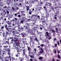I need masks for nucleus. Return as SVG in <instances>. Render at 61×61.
I'll use <instances>...</instances> for the list:
<instances>
[{
    "label": "nucleus",
    "mask_w": 61,
    "mask_h": 61,
    "mask_svg": "<svg viewBox=\"0 0 61 61\" xmlns=\"http://www.w3.org/2000/svg\"><path fill=\"white\" fill-rule=\"evenodd\" d=\"M18 17H21V15H18Z\"/></svg>",
    "instance_id": "62"
},
{
    "label": "nucleus",
    "mask_w": 61,
    "mask_h": 61,
    "mask_svg": "<svg viewBox=\"0 0 61 61\" xmlns=\"http://www.w3.org/2000/svg\"><path fill=\"white\" fill-rule=\"evenodd\" d=\"M57 43V44L58 45H60V43H59V41H58Z\"/></svg>",
    "instance_id": "57"
},
{
    "label": "nucleus",
    "mask_w": 61,
    "mask_h": 61,
    "mask_svg": "<svg viewBox=\"0 0 61 61\" xmlns=\"http://www.w3.org/2000/svg\"><path fill=\"white\" fill-rule=\"evenodd\" d=\"M26 24L27 25H28H28H29V24L28 23H26Z\"/></svg>",
    "instance_id": "60"
},
{
    "label": "nucleus",
    "mask_w": 61,
    "mask_h": 61,
    "mask_svg": "<svg viewBox=\"0 0 61 61\" xmlns=\"http://www.w3.org/2000/svg\"><path fill=\"white\" fill-rule=\"evenodd\" d=\"M18 54L17 53V54H15V56L16 57H18Z\"/></svg>",
    "instance_id": "41"
},
{
    "label": "nucleus",
    "mask_w": 61,
    "mask_h": 61,
    "mask_svg": "<svg viewBox=\"0 0 61 61\" xmlns=\"http://www.w3.org/2000/svg\"><path fill=\"white\" fill-rule=\"evenodd\" d=\"M14 43H15V44H16V43H17V42H18V39H17V38H16V37L14 38Z\"/></svg>",
    "instance_id": "8"
},
{
    "label": "nucleus",
    "mask_w": 61,
    "mask_h": 61,
    "mask_svg": "<svg viewBox=\"0 0 61 61\" xmlns=\"http://www.w3.org/2000/svg\"><path fill=\"white\" fill-rule=\"evenodd\" d=\"M57 52H58L57 53H58V54H59L60 53V51L57 50Z\"/></svg>",
    "instance_id": "45"
},
{
    "label": "nucleus",
    "mask_w": 61,
    "mask_h": 61,
    "mask_svg": "<svg viewBox=\"0 0 61 61\" xmlns=\"http://www.w3.org/2000/svg\"><path fill=\"white\" fill-rule=\"evenodd\" d=\"M45 36L47 38H48L49 40H50L52 38V37L51 36L49 35H51L50 33H48V32H46L45 33Z\"/></svg>",
    "instance_id": "2"
},
{
    "label": "nucleus",
    "mask_w": 61,
    "mask_h": 61,
    "mask_svg": "<svg viewBox=\"0 0 61 61\" xmlns=\"http://www.w3.org/2000/svg\"><path fill=\"white\" fill-rule=\"evenodd\" d=\"M25 49H22L21 50L23 52H25Z\"/></svg>",
    "instance_id": "33"
},
{
    "label": "nucleus",
    "mask_w": 61,
    "mask_h": 61,
    "mask_svg": "<svg viewBox=\"0 0 61 61\" xmlns=\"http://www.w3.org/2000/svg\"><path fill=\"white\" fill-rule=\"evenodd\" d=\"M7 8V6H5L3 7L4 8Z\"/></svg>",
    "instance_id": "64"
},
{
    "label": "nucleus",
    "mask_w": 61,
    "mask_h": 61,
    "mask_svg": "<svg viewBox=\"0 0 61 61\" xmlns=\"http://www.w3.org/2000/svg\"><path fill=\"white\" fill-rule=\"evenodd\" d=\"M35 17V15H32L31 16V18H34Z\"/></svg>",
    "instance_id": "32"
},
{
    "label": "nucleus",
    "mask_w": 61,
    "mask_h": 61,
    "mask_svg": "<svg viewBox=\"0 0 61 61\" xmlns=\"http://www.w3.org/2000/svg\"><path fill=\"white\" fill-rule=\"evenodd\" d=\"M37 15H35V18H34V19L35 20V18L36 17H37Z\"/></svg>",
    "instance_id": "46"
},
{
    "label": "nucleus",
    "mask_w": 61,
    "mask_h": 61,
    "mask_svg": "<svg viewBox=\"0 0 61 61\" xmlns=\"http://www.w3.org/2000/svg\"><path fill=\"white\" fill-rule=\"evenodd\" d=\"M41 51H42V52L43 53L44 52V51L43 50V49L42 48H41Z\"/></svg>",
    "instance_id": "44"
},
{
    "label": "nucleus",
    "mask_w": 61,
    "mask_h": 61,
    "mask_svg": "<svg viewBox=\"0 0 61 61\" xmlns=\"http://www.w3.org/2000/svg\"><path fill=\"white\" fill-rule=\"evenodd\" d=\"M47 5H48L50 6H51L52 5V4H51V3H47Z\"/></svg>",
    "instance_id": "25"
},
{
    "label": "nucleus",
    "mask_w": 61,
    "mask_h": 61,
    "mask_svg": "<svg viewBox=\"0 0 61 61\" xmlns=\"http://www.w3.org/2000/svg\"><path fill=\"white\" fill-rule=\"evenodd\" d=\"M57 46V44H55V46H54V47H56Z\"/></svg>",
    "instance_id": "37"
},
{
    "label": "nucleus",
    "mask_w": 61,
    "mask_h": 61,
    "mask_svg": "<svg viewBox=\"0 0 61 61\" xmlns=\"http://www.w3.org/2000/svg\"><path fill=\"white\" fill-rule=\"evenodd\" d=\"M17 52L21 51V49H17Z\"/></svg>",
    "instance_id": "24"
},
{
    "label": "nucleus",
    "mask_w": 61,
    "mask_h": 61,
    "mask_svg": "<svg viewBox=\"0 0 61 61\" xmlns=\"http://www.w3.org/2000/svg\"><path fill=\"white\" fill-rule=\"evenodd\" d=\"M15 21V20H14V19H13V20H10V25H11V24H13V23H14V21Z\"/></svg>",
    "instance_id": "11"
},
{
    "label": "nucleus",
    "mask_w": 61,
    "mask_h": 61,
    "mask_svg": "<svg viewBox=\"0 0 61 61\" xmlns=\"http://www.w3.org/2000/svg\"><path fill=\"white\" fill-rule=\"evenodd\" d=\"M4 26L1 27V29H4Z\"/></svg>",
    "instance_id": "51"
},
{
    "label": "nucleus",
    "mask_w": 61,
    "mask_h": 61,
    "mask_svg": "<svg viewBox=\"0 0 61 61\" xmlns=\"http://www.w3.org/2000/svg\"><path fill=\"white\" fill-rule=\"evenodd\" d=\"M4 26H5V28L6 30L7 31H8L9 32H10L11 30H12L13 29L11 28H8L7 27V25L6 24L4 25Z\"/></svg>",
    "instance_id": "4"
},
{
    "label": "nucleus",
    "mask_w": 61,
    "mask_h": 61,
    "mask_svg": "<svg viewBox=\"0 0 61 61\" xmlns=\"http://www.w3.org/2000/svg\"><path fill=\"white\" fill-rule=\"evenodd\" d=\"M42 22L43 23H45L46 22V21H42Z\"/></svg>",
    "instance_id": "55"
},
{
    "label": "nucleus",
    "mask_w": 61,
    "mask_h": 61,
    "mask_svg": "<svg viewBox=\"0 0 61 61\" xmlns=\"http://www.w3.org/2000/svg\"><path fill=\"white\" fill-rule=\"evenodd\" d=\"M11 59L12 61H15V60H16L15 58H14V57H12Z\"/></svg>",
    "instance_id": "22"
},
{
    "label": "nucleus",
    "mask_w": 61,
    "mask_h": 61,
    "mask_svg": "<svg viewBox=\"0 0 61 61\" xmlns=\"http://www.w3.org/2000/svg\"><path fill=\"white\" fill-rule=\"evenodd\" d=\"M16 8L17 10H18L19 9V8H18V7H16Z\"/></svg>",
    "instance_id": "59"
},
{
    "label": "nucleus",
    "mask_w": 61,
    "mask_h": 61,
    "mask_svg": "<svg viewBox=\"0 0 61 61\" xmlns=\"http://www.w3.org/2000/svg\"><path fill=\"white\" fill-rule=\"evenodd\" d=\"M13 47L16 48V45H15V43H14L13 44Z\"/></svg>",
    "instance_id": "39"
},
{
    "label": "nucleus",
    "mask_w": 61,
    "mask_h": 61,
    "mask_svg": "<svg viewBox=\"0 0 61 61\" xmlns=\"http://www.w3.org/2000/svg\"><path fill=\"white\" fill-rule=\"evenodd\" d=\"M12 30H11L10 32H9L8 31H6L5 33L3 32L2 35L3 36H7V35H11V32L13 33V34H15V29H12Z\"/></svg>",
    "instance_id": "1"
},
{
    "label": "nucleus",
    "mask_w": 61,
    "mask_h": 61,
    "mask_svg": "<svg viewBox=\"0 0 61 61\" xmlns=\"http://www.w3.org/2000/svg\"><path fill=\"white\" fill-rule=\"evenodd\" d=\"M27 47L28 51H31V48H30V47H28V46H27Z\"/></svg>",
    "instance_id": "21"
},
{
    "label": "nucleus",
    "mask_w": 61,
    "mask_h": 61,
    "mask_svg": "<svg viewBox=\"0 0 61 61\" xmlns=\"http://www.w3.org/2000/svg\"><path fill=\"white\" fill-rule=\"evenodd\" d=\"M21 35L23 37H24L25 36V33L24 32L23 33H21Z\"/></svg>",
    "instance_id": "19"
},
{
    "label": "nucleus",
    "mask_w": 61,
    "mask_h": 61,
    "mask_svg": "<svg viewBox=\"0 0 61 61\" xmlns=\"http://www.w3.org/2000/svg\"><path fill=\"white\" fill-rule=\"evenodd\" d=\"M28 53L29 54V56H30V54H31V51H29Z\"/></svg>",
    "instance_id": "42"
},
{
    "label": "nucleus",
    "mask_w": 61,
    "mask_h": 61,
    "mask_svg": "<svg viewBox=\"0 0 61 61\" xmlns=\"http://www.w3.org/2000/svg\"><path fill=\"white\" fill-rule=\"evenodd\" d=\"M24 27L25 28V29H28V26L27 25L26 27L25 26H24Z\"/></svg>",
    "instance_id": "30"
},
{
    "label": "nucleus",
    "mask_w": 61,
    "mask_h": 61,
    "mask_svg": "<svg viewBox=\"0 0 61 61\" xmlns=\"http://www.w3.org/2000/svg\"><path fill=\"white\" fill-rule=\"evenodd\" d=\"M32 4H34V2L33 1H32L31 2Z\"/></svg>",
    "instance_id": "53"
},
{
    "label": "nucleus",
    "mask_w": 61,
    "mask_h": 61,
    "mask_svg": "<svg viewBox=\"0 0 61 61\" xmlns=\"http://www.w3.org/2000/svg\"><path fill=\"white\" fill-rule=\"evenodd\" d=\"M32 12H30V11H29V13L30 15H31L32 14V13H32Z\"/></svg>",
    "instance_id": "52"
},
{
    "label": "nucleus",
    "mask_w": 61,
    "mask_h": 61,
    "mask_svg": "<svg viewBox=\"0 0 61 61\" xmlns=\"http://www.w3.org/2000/svg\"><path fill=\"white\" fill-rule=\"evenodd\" d=\"M35 40L36 41V42H38V40H37V38H35Z\"/></svg>",
    "instance_id": "43"
},
{
    "label": "nucleus",
    "mask_w": 61,
    "mask_h": 61,
    "mask_svg": "<svg viewBox=\"0 0 61 61\" xmlns=\"http://www.w3.org/2000/svg\"><path fill=\"white\" fill-rule=\"evenodd\" d=\"M7 40L9 41V40H11V42L10 43V44H13L14 43V37H9L7 38Z\"/></svg>",
    "instance_id": "3"
},
{
    "label": "nucleus",
    "mask_w": 61,
    "mask_h": 61,
    "mask_svg": "<svg viewBox=\"0 0 61 61\" xmlns=\"http://www.w3.org/2000/svg\"><path fill=\"white\" fill-rule=\"evenodd\" d=\"M45 18H46V17H44V16H42V17L41 18V20H45Z\"/></svg>",
    "instance_id": "20"
},
{
    "label": "nucleus",
    "mask_w": 61,
    "mask_h": 61,
    "mask_svg": "<svg viewBox=\"0 0 61 61\" xmlns=\"http://www.w3.org/2000/svg\"><path fill=\"white\" fill-rule=\"evenodd\" d=\"M16 46H20V45L19 44H20V43L18 42V43H16Z\"/></svg>",
    "instance_id": "23"
},
{
    "label": "nucleus",
    "mask_w": 61,
    "mask_h": 61,
    "mask_svg": "<svg viewBox=\"0 0 61 61\" xmlns=\"http://www.w3.org/2000/svg\"><path fill=\"white\" fill-rule=\"evenodd\" d=\"M3 36L4 37V39H5V40H6V37L7 36Z\"/></svg>",
    "instance_id": "27"
},
{
    "label": "nucleus",
    "mask_w": 61,
    "mask_h": 61,
    "mask_svg": "<svg viewBox=\"0 0 61 61\" xmlns=\"http://www.w3.org/2000/svg\"><path fill=\"white\" fill-rule=\"evenodd\" d=\"M22 56H24V55H25L26 56V57H27V55L25 53V52H24L23 53H22Z\"/></svg>",
    "instance_id": "10"
},
{
    "label": "nucleus",
    "mask_w": 61,
    "mask_h": 61,
    "mask_svg": "<svg viewBox=\"0 0 61 61\" xmlns=\"http://www.w3.org/2000/svg\"><path fill=\"white\" fill-rule=\"evenodd\" d=\"M18 29H20L21 31H23L24 30V26H23V27L22 26H20V25H19V24H18Z\"/></svg>",
    "instance_id": "5"
},
{
    "label": "nucleus",
    "mask_w": 61,
    "mask_h": 61,
    "mask_svg": "<svg viewBox=\"0 0 61 61\" xmlns=\"http://www.w3.org/2000/svg\"><path fill=\"white\" fill-rule=\"evenodd\" d=\"M20 24H24V23H23L24 22V20H22L20 21Z\"/></svg>",
    "instance_id": "28"
},
{
    "label": "nucleus",
    "mask_w": 61,
    "mask_h": 61,
    "mask_svg": "<svg viewBox=\"0 0 61 61\" xmlns=\"http://www.w3.org/2000/svg\"><path fill=\"white\" fill-rule=\"evenodd\" d=\"M28 33H33V30H29L27 31Z\"/></svg>",
    "instance_id": "12"
},
{
    "label": "nucleus",
    "mask_w": 61,
    "mask_h": 61,
    "mask_svg": "<svg viewBox=\"0 0 61 61\" xmlns=\"http://www.w3.org/2000/svg\"><path fill=\"white\" fill-rule=\"evenodd\" d=\"M34 51L35 52H36V48H35L34 50Z\"/></svg>",
    "instance_id": "56"
},
{
    "label": "nucleus",
    "mask_w": 61,
    "mask_h": 61,
    "mask_svg": "<svg viewBox=\"0 0 61 61\" xmlns=\"http://www.w3.org/2000/svg\"><path fill=\"white\" fill-rule=\"evenodd\" d=\"M6 42L8 45H9L10 44V43H9V41H6Z\"/></svg>",
    "instance_id": "35"
},
{
    "label": "nucleus",
    "mask_w": 61,
    "mask_h": 61,
    "mask_svg": "<svg viewBox=\"0 0 61 61\" xmlns=\"http://www.w3.org/2000/svg\"><path fill=\"white\" fill-rule=\"evenodd\" d=\"M3 47L4 48H7L8 46H3Z\"/></svg>",
    "instance_id": "34"
},
{
    "label": "nucleus",
    "mask_w": 61,
    "mask_h": 61,
    "mask_svg": "<svg viewBox=\"0 0 61 61\" xmlns=\"http://www.w3.org/2000/svg\"><path fill=\"white\" fill-rule=\"evenodd\" d=\"M11 9H12V10H13V11H14V10H15V8H14V7H13Z\"/></svg>",
    "instance_id": "48"
},
{
    "label": "nucleus",
    "mask_w": 61,
    "mask_h": 61,
    "mask_svg": "<svg viewBox=\"0 0 61 61\" xmlns=\"http://www.w3.org/2000/svg\"><path fill=\"white\" fill-rule=\"evenodd\" d=\"M32 56H35V55H36V52H33L31 53Z\"/></svg>",
    "instance_id": "13"
},
{
    "label": "nucleus",
    "mask_w": 61,
    "mask_h": 61,
    "mask_svg": "<svg viewBox=\"0 0 61 61\" xmlns=\"http://www.w3.org/2000/svg\"><path fill=\"white\" fill-rule=\"evenodd\" d=\"M55 14H56V15H58V14H59V11H58V13H57V12H56Z\"/></svg>",
    "instance_id": "47"
},
{
    "label": "nucleus",
    "mask_w": 61,
    "mask_h": 61,
    "mask_svg": "<svg viewBox=\"0 0 61 61\" xmlns=\"http://www.w3.org/2000/svg\"><path fill=\"white\" fill-rule=\"evenodd\" d=\"M39 59L40 60H43V57H40L39 58Z\"/></svg>",
    "instance_id": "26"
},
{
    "label": "nucleus",
    "mask_w": 61,
    "mask_h": 61,
    "mask_svg": "<svg viewBox=\"0 0 61 61\" xmlns=\"http://www.w3.org/2000/svg\"><path fill=\"white\" fill-rule=\"evenodd\" d=\"M8 57L7 56H6L5 57V59H8Z\"/></svg>",
    "instance_id": "54"
},
{
    "label": "nucleus",
    "mask_w": 61,
    "mask_h": 61,
    "mask_svg": "<svg viewBox=\"0 0 61 61\" xmlns=\"http://www.w3.org/2000/svg\"><path fill=\"white\" fill-rule=\"evenodd\" d=\"M45 11H46V17H49V13L50 12L49 11H47V9H45Z\"/></svg>",
    "instance_id": "6"
},
{
    "label": "nucleus",
    "mask_w": 61,
    "mask_h": 61,
    "mask_svg": "<svg viewBox=\"0 0 61 61\" xmlns=\"http://www.w3.org/2000/svg\"><path fill=\"white\" fill-rule=\"evenodd\" d=\"M34 56H33L32 55H30V56H30V57H31V58H34Z\"/></svg>",
    "instance_id": "31"
},
{
    "label": "nucleus",
    "mask_w": 61,
    "mask_h": 61,
    "mask_svg": "<svg viewBox=\"0 0 61 61\" xmlns=\"http://www.w3.org/2000/svg\"><path fill=\"white\" fill-rule=\"evenodd\" d=\"M25 14H24V13H22V14H21V17H22L23 16H25Z\"/></svg>",
    "instance_id": "29"
},
{
    "label": "nucleus",
    "mask_w": 61,
    "mask_h": 61,
    "mask_svg": "<svg viewBox=\"0 0 61 61\" xmlns=\"http://www.w3.org/2000/svg\"><path fill=\"white\" fill-rule=\"evenodd\" d=\"M3 44H4V43L3 42L0 43V45H1V46H2Z\"/></svg>",
    "instance_id": "50"
},
{
    "label": "nucleus",
    "mask_w": 61,
    "mask_h": 61,
    "mask_svg": "<svg viewBox=\"0 0 61 61\" xmlns=\"http://www.w3.org/2000/svg\"><path fill=\"white\" fill-rule=\"evenodd\" d=\"M30 61H33V60L32 59H30Z\"/></svg>",
    "instance_id": "63"
},
{
    "label": "nucleus",
    "mask_w": 61,
    "mask_h": 61,
    "mask_svg": "<svg viewBox=\"0 0 61 61\" xmlns=\"http://www.w3.org/2000/svg\"><path fill=\"white\" fill-rule=\"evenodd\" d=\"M26 8L27 11H28V10H29V8H30V7L28 6H26Z\"/></svg>",
    "instance_id": "18"
},
{
    "label": "nucleus",
    "mask_w": 61,
    "mask_h": 61,
    "mask_svg": "<svg viewBox=\"0 0 61 61\" xmlns=\"http://www.w3.org/2000/svg\"><path fill=\"white\" fill-rule=\"evenodd\" d=\"M6 23H7L8 25H10V22L9 21H6Z\"/></svg>",
    "instance_id": "15"
},
{
    "label": "nucleus",
    "mask_w": 61,
    "mask_h": 61,
    "mask_svg": "<svg viewBox=\"0 0 61 61\" xmlns=\"http://www.w3.org/2000/svg\"><path fill=\"white\" fill-rule=\"evenodd\" d=\"M41 46L42 47H43V46H44V44H41Z\"/></svg>",
    "instance_id": "61"
},
{
    "label": "nucleus",
    "mask_w": 61,
    "mask_h": 61,
    "mask_svg": "<svg viewBox=\"0 0 61 61\" xmlns=\"http://www.w3.org/2000/svg\"><path fill=\"white\" fill-rule=\"evenodd\" d=\"M57 56L58 59H59V60H60L61 59V56H60V55H59V54H58Z\"/></svg>",
    "instance_id": "14"
},
{
    "label": "nucleus",
    "mask_w": 61,
    "mask_h": 61,
    "mask_svg": "<svg viewBox=\"0 0 61 61\" xmlns=\"http://www.w3.org/2000/svg\"><path fill=\"white\" fill-rule=\"evenodd\" d=\"M33 29L35 30H36L37 29V27H34Z\"/></svg>",
    "instance_id": "40"
},
{
    "label": "nucleus",
    "mask_w": 61,
    "mask_h": 61,
    "mask_svg": "<svg viewBox=\"0 0 61 61\" xmlns=\"http://www.w3.org/2000/svg\"><path fill=\"white\" fill-rule=\"evenodd\" d=\"M56 50H55V51L54 52V53H55V54H56Z\"/></svg>",
    "instance_id": "58"
},
{
    "label": "nucleus",
    "mask_w": 61,
    "mask_h": 61,
    "mask_svg": "<svg viewBox=\"0 0 61 61\" xmlns=\"http://www.w3.org/2000/svg\"><path fill=\"white\" fill-rule=\"evenodd\" d=\"M15 36L16 37H19V36L18 35H16Z\"/></svg>",
    "instance_id": "49"
},
{
    "label": "nucleus",
    "mask_w": 61,
    "mask_h": 61,
    "mask_svg": "<svg viewBox=\"0 0 61 61\" xmlns=\"http://www.w3.org/2000/svg\"><path fill=\"white\" fill-rule=\"evenodd\" d=\"M9 56L8 57V59L9 60H10V61H11V56H10V55H9Z\"/></svg>",
    "instance_id": "16"
},
{
    "label": "nucleus",
    "mask_w": 61,
    "mask_h": 61,
    "mask_svg": "<svg viewBox=\"0 0 61 61\" xmlns=\"http://www.w3.org/2000/svg\"><path fill=\"white\" fill-rule=\"evenodd\" d=\"M30 42H33V40H34V39H33V37H32V36H30Z\"/></svg>",
    "instance_id": "9"
},
{
    "label": "nucleus",
    "mask_w": 61,
    "mask_h": 61,
    "mask_svg": "<svg viewBox=\"0 0 61 61\" xmlns=\"http://www.w3.org/2000/svg\"><path fill=\"white\" fill-rule=\"evenodd\" d=\"M17 54H18V55H20V52H22V51H17Z\"/></svg>",
    "instance_id": "36"
},
{
    "label": "nucleus",
    "mask_w": 61,
    "mask_h": 61,
    "mask_svg": "<svg viewBox=\"0 0 61 61\" xmlns=\"http://www.w3.org/2000/svg\"><path fill=\"white\" fill-rule=\"evenodd\" d=\"M5 51L8 52V55H10V49L9 48H6L5 49Z\"/></svg>",
    "instance_id": "7"
},
{
    "label": "nucleus",
    "mask_w": 61,
    "mask_h": 61,
    "mask_svg": "<svg viewBox=\"0 0 61 61\" xmlns=\"http://www.w3.org/2000/svg\"><path fill=\"white\" fill-rule=\"evenodd\" d=\"M9 12H10L9 10H7L6 12L5 13V15L6 13H7V14H9Z\"/></svg>",
    "instance_id": "17"
},
{
    "label": "nucleus",
    "mask_w": 61,
    "mask_h": 61,
    "mask_svg": "<svg viewBox=\"0 0 61 61\" xmlns=\"http://www.w3.org/2000/svg\"><path fill=\"white\" fill-rule=\"evenodd\" d=\"M3 57L1 56H0V60H2L3 59Z\"/></svg>",
    "instance_id": "38"
}]
</instances>
